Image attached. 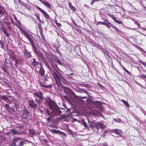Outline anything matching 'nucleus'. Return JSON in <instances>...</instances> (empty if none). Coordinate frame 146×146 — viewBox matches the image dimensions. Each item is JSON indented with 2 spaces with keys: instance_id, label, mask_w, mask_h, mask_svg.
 <instances>
[{
  "instance_id": "f257e3e1",
  "label": "nucleus",
  "mask_w": 146,
  "mask_h": 146,
  "mask_svg": "<svg viewBox=\"0 0 146 146\" xmlns=\"http://www.w3.org/2000/svg\"><path fill=\"white\" fill-rule=\"evenodd\" d=\"M46 104L48 105L49 108L52 110L50 111L48 109H45L44 113L46 116L48 117L47 120L50 121L51 119L54 117V115H60L61 112L58 108L56 104L52 100L46 101Z\"/></svg>"
},
{
  "instance_id": "f03ea898",
  "label": "nucleus",
  "mask_w": 146,
  "mask_h": 146,
  "mask_svg": "<svg viewBox=\"0 0 146 146\" xmlns=\"http://www.w3.org/2000/svg\"><path fill=\"white\" fill-rule=\"evenodd\" d=\"M52 74L58 86V89H60L62 87V83L65 80L64 78L57 71L53 72Z\"/></svg>"
},
{
  "instance_id": "7ed1b4c3",
  "label": "nucleus",
  "mask_w": 146,
  "mask_h": 146,
  "mask_svg": "<svg viewBox=\"0 0 146 146\" xmlns=\"http://www.w3.org/2000/svg\"><path fill=\"white\" fill-rule=\"evenodd\" d=\"M33 96L35 98L36 102L40 104L43 101V96L42 93L41 92H37L33 93Z\"/></svg>"
},
{
  "instance_id": "20e7f679",
  "label": "nucleus",
  "mask_w": 146,
  "mask_h": 146,
  "mask_svg": "<svg viewBox=\"0 0 146 146\" xmlns=\"http://www.w3.org/2000/svg\"><path fill=\"white\" fill-rule=\"evenodd\" d=\"M106 21L107 23H105L103 22L99 21L97 23L98 24H102L104 25H105L107 26L108 28H110L111 27L116 32L120 33V31L117 28L116 26L113 25L112 24L109 22L108 21L106 20Z\"/></svg>"
},
{
  "instance_id": "39448f33",
  "label": "nucleus",
  "mask_w": 146,
  "mask_h": 146,
  "mask_svg": "<svg viewBox=\"0 0 146 146\" xmlns=\"http://www.w3.org/2000/svg\"><path fill=\"white\" fill-rule=\"evenodd\" d=\"M22 114L20 117L22 119H26L28 118L29 116V110L25 107L23 108L22 110Z\"/></svg>"
},
{
  "instance_id": "423d86ee",
  "label": "nucleus",
  "mask_w": 146,
  "mask_h": 146,
  "mask_svg": "<svg viewBox=\"0 0 146 146\" xmlns=\"http://www.w3.org/2000/svg\"><path fill=\"white\" fill-rule=\"evenodd\" d=\"M58 90H64V92L67 95L69 94L70 95H74V92L72 91L70 88L66 87L62 85L61 88Z\"/></svg>"
},
{
  "instance_id": "0eeeda50",
  "label": "nucleus",
  "mask_w": 146,
  "mask_h": 146,
  "mask_svg": "<svg viewBox=\"0 0 146 146\" xmlns=\"http://www.w3.org/2000/svg\"><path fill=\"white\" fill-rule=\"evenodd\" d=\"M36 8L38 10H39L43 14L44 18L46 19H48L49 18V16L48 13L44 10L41 9L38 6H36Z\"/></svg>"
},
{
  "instance_id": "6e6552de",
  "label": "nucleus",
  "mask_w": 146,
  "mask_h": 146,
  "mask_svg": "<svg viewBox=\"0 0 146 146\" xmlns=\"http://www.w3.org/2000/svg\"><path fill=\"white\" fill-rule=\"evenodd\" d=\"M28 102L29 106L31 108L35 109L37 108V105L34 103V102L33 100H29Z\"/></svg>"
},
{
  "instance_id": "1a4fd4ad",
  "label": "nucleus",
  "mask_w": 146,
  "mask_h": 146,
  "mask_svg": "<svg viewBox=\"0 0 146 146\" xmlns=\"http://www.w3.org/2000/svg\"><path fill=\"white\" fill-rule=\"evenodd\" d=\"M23 33L26 37L27 38L31 43L33 42L31 38V35L26 31L23 30Z\"/></svg>"
},
{
  "instance_id": "9d476101",
  "label": "nucleus",
  "mask_w": 146,
  "mask_h": 146,
  "mask_svg": "<svg viewBox=\"0 0 146 146\" xmlns=\"http://www.w3.org/2000/svg\"><path fill=\"white\" fill-rule=\"evenodd\" d=\"M23 33L26 37L27 38L31 43L33 42L31 38V35L26 31L23 30Z\"/></svg>"
},
{
  "instance_id": "9b49d317",
  "label": "nucleus",
  "mask_w": 146,
  "mask_h": 146,
  "mask_svg": "<svg viewBox=\"0 0 146 146\" xmlns=\"http://www.w3.org/2000/svg\"><path fill=\"white\" fill-rule=\"evenodd\" d=\"M50 131L53 134H62L64 136H66V135L65 133L60 131L56 129H50Z\"/></svg>"
},
{
  "instance_id": "f8f14e48",
  "label": "nucleus",
  "mask_w": 146,
  "mask_h": 146,
  "mask_svg": "<svg viewBox=\"0 0 146 146\" xmlns=\"http://www.w3.org/2000/svg\"><path fill=\"white\" fill-rule=\"evenodd\" d=\"M108 15L109 16V17L111 18L116 23L119 24H122L123 23V22L117 20L116 18L113 15H112L110 14H108Z\"/></svg>"
},
{
  "instance_id": "ddd939ff",
  "label": "nucleus",
  "mask_w": 146,
  "mask_h": 146,
  "mask_svg": "<svg viewBox=\"0 0 146 146\" xmlns=\"http://www.w3.org/2000/svg\"><path fill=\"white\" fill-rule=\"evenodd\" d=\"M33 61H31V64L33 67H36L38 65L40 66L42 65L40 63L36 61L35 58H33Z\"/></svg>"
},
{
  "instance_id": "4468645a",
  "label": "nucleus",
  "mask_w": 146,
  "mask_h": 146,
  "mask_svg": "<svg viewBox=\"0 0 146 146\" xmlns=\"http://www.w3.org/2000/svg\"><path fill=\"white\" fill-rule=\"evenodd\" d=\"M24 56L27 58H30L32 57L31 52L28 51L26 49L24 51Z\"/></svg>"
},
{
  "instance_id": "2eb2a0df",
  "label": "nucleus",
  "mask_w": 146,
  "mask_h": 146,
  "mask_svg": "<svg viewBox=\"0 0 146 146\" xmlns=\"http://www.w3.org/2000/svg\"><path fill=\"white\" fill-rule=\"evenodd\" d=\"M40 77L42 80L43 83L46 84L47 83L46 82L48 81V76L47 74H44L43 76H41Z\"/></svg>"
},
{
  "instance_id": "dca6fc26",
  "label": "nucleus",
  "mask_w": 146,
  "mask_h": 146,
  "mask_svg": "<svg viewBox=\"0 0 146 146\" xmlns=\"http://www.w3.org/2000/svg\"><path fill=\"white\" fill-rule=\"evenodd\" d=\"M112 133H115L116 134L120 136H121L123 134L122 130L119 129H114L112 130Z\"/></svg>"
},
{
  "instance_id": "f3484780",
  "label": "nucleus",
  "mask_w": 146,
  "mask_h": 146,
  "mask_svg": "<svg viewBox=\"0 0 146 146\" xmlns=\"http://www.w3.org/2000/svg\"><path fill=\"white\" fill-rule=\"evenodd\" d=\"M44 5L48 8L49 9L51 8V6L49 3L46 1H43L42 0H39Z\"/></svg>"
},
{
  "instance_id": "a211bd4d",
  "label": "nucleus",
  "mask_w": 146,
  "mask_h": 146,
  "mask_svg": "<svg viewBox=\"0 0 146 146\" xmlns=\"http://www.w3.org/2000/svg\"><path fill=\"white\" fill-rule=\"evenodd\" d=\"M35 53L37 55L38 58L42 60H44V56L41 52L40 51H37Z\"/></svg>"
},
{
  "instance_id": "6ab92c4d",
  "label": "nucleus",
  "mask_w": 146,
  "mask_h": 146,
  "mask_svg": "<svg viewBox=\"0 0 146 146\" xmlns=\"http://www.w3.org/2000/svg\"><path fill=\"white\" fill-rule=\"evenodd\" d=\"M21 139L19 137H17L15 139H14L10 146H16L17 145V142L19 141Z\"/></svg>"
},
{
  "instance_id": "aec40b11",
  "label": "nucleus",
  "mask_w": 146,
  "mask_h": 146,
  "mask_svg": "<svg viewBox=\"0 0 146 146\" xmlns=\"http://www.w3.org/2000/svg\"><path fill=\"white\" fill-rule=\"evenodd\" d=\"M45 71L43 68L42 64L40 66L39 74L41 76H42L44 74Z\"/></svg>"
},
{
  "instance_id": "412c9836",
  "label": "nucleus",
  "mask_w": 146,
  "mask_h": 146,
  "mask_svg": "<svg viewBox=\"0 0 146 146\" xmlns=\"http://www.w3.org/2000/svg\"><path fill=\"white\" fill-rule=\"evenodd\" d=\"M39 84L40 86L41 87H43L47 88H50L52 87V86L51 84L49 85H45L43 84L42 82H39Z\"/></svg>"
},
{
  "instance_id": "4be33fe9",
  "label": "nucleus",
  "mask_w": 146,
  "mask_h": 146,
  "mask_svg": "<svg viewBox=\"0 0 146 146\" xmlns=\"http://www.w3.org/2000/svg\"><path fill=\"white\" fill-rule=\"evenodd\" d=\"M68 5L70 8L71 9V10L73 11H75L76 10V8L72 5L71 2H69L68 3Z\"/></svg>"
},
{
  "instance_id": "5701e85b",
  "label": "nucleus",
  "mask_w": 146,
  "mask_h": 146,
  "mask_svg": "<svg viewBox=\"0 0 146 146\" xmlns=\"http://www.w3.org/2000/svg\"><path fill=\"white\" fill-rule=\"evenodd\" d=\"M17 22V24H16L15 25L17 26L18 28L19 29H21V26H22V24L20 21L17 20L16 21Z\"/></svg>"
},
{
  "instance_id": "b1692460",
  "label": "nucleus",
  "mask_w": 146,
  "mask_h": 146,
  "mask_svg": "<svg viewBox=\"0 0 146 146\" xmlns=\"http://www.w3.org/2000/svg\"><path fill=\"white\" fill-rule=\"evenodd\" d=\"M1 30H2L4 33L5 35V36L7 37H8L9 35L7 33V29L4 27H3L1 29Z\"/></svg>"
},
{
  "instance_id": "393cba45",
  "label": "nucleus",
  "mask_w": 146,
  "mask_h": 146,
  "mask_svg": "<svg viewBox=\"0 0 146 146\" xmlns=\"http://www.w3.org/2000/svg\"><path fill=\"white\" fill-rule=\"evenodd\" d=\"M82 124L84 125V127H85V128L88 130L89 129V127L87 125L86 122L84 120H83L82 121Z\"/></svg>"
},
{
  "instance_id": "a878e982",
  "label": "nucleus",
  "mask_w": 146,
  "mask_h": 146,
  "mask_svg": "<svg viewBox=\"0 0 146 146\" xmlns=\"http://www.w3.org/2000/svg\"><path fill=\"white\" fill-rule=\"evenodd\" d=\"M98 123V129L99 128H100L101 129H104V127H105V126L104 124L102 123Z\"/></svg>"
},
{
  "instance_id": "bb28decb",
  "label": "nucleus",
  "mask_w": 146,
  "mask_h": 146,
  "mask_svg": "<svg viewBox=\"0 0 146 146\" xmlns=\"http://www.w3.org/2000/svg\"><path fill=\"white\" fill-rule=\"evenodd\" d=\"M29 132L32 136L35 135V131L33 129H31L29 130Z\"/></svg>"
},
{
  "instance_id": "cd10ccee",
  "label": "nucleus",
  "mask_w": 146,
  "mask_h": 146,
  "mask_svg": "<svg viewBox=\"0 0 146 146\" xmlns=\"http://www.w3.org/2000/svg\"><path fill=\"white\" fill-rule=\"evenodd\" d=\"M31 45H32L33 48V49H34V50L35 51H34L35 52V53L36 52H37V51L38 50H37L36 48V46L35 45L34 42H33L31 43Z\"/></svg>"
},
{
  "instance_id": "c85d7f7f",
  "label": "nucleus",
  "mask_w": 146,
  "mask_h": 146,
  "mask_svg": "<svg viewBox=\"0 0 146 146\" xmlns=\"http://www.w3.org/2000/svg\"><path fill=\"white\" fill-rule=\"evenodd\" d=\"M121 101L126 106V107H130L129 104L127 101H125L123 99H121Z\"/></svg>"
},
{
  "instance_id": "c756f323",
  "label": "nucleus",
  "mask_w": 146,
  "mask_h": 146,
  "mask_svg": "<svg viewBox=\"0 0 146 146\" xmlns=\"http://www.w3.org/2000/svg\"><path fill=\"white\" fill-rule=\"evenodd\" d=\"M11 132L13 134H20L19 132L17 130L13 129L12 130Z\"/></svg>"
},
{
  "instance_id": "7c9ffc66",
  "label": "nucleus",
  "mask_w": 146,
  "mask_h": 146,
  "mask_svg": "<svg viewBox=\"0 0 146 146\" xmlns=\"http://www.w3.org/2000/svg\"><path fill=\"white\" fill-rule=\"evenodd\" d=\"M35 16L36 17L37 19L40 21V22H41L42 23H43V21H41L40 17V15H39L38 14V13L37 14H35Z\"/></svg>"
},
{
  "instance_id": "2f4dec72",
  "label": "nucleus",
  "mask_w": 146,
  "mask_h": 146,
  "mask_svg": "<svg viewBox=\"0 0 146 146\" xmlns=\"http://www.w3.org/2000/svg\"><path fill=\"white\" fill-rule=\"evenodd\" d=\"M26 143L25 142V140L19 142L18 145L19 146H22L24 145Z\"/></svg>"
},
{
  "instance_id": "473e14b6",
  "label": "nucleus",
  "mask_w": 146,
  "mask_h": 146,
  "mask_svg": "<svg viewBox=\"0 0 146 146\" xmlns=\"http://www.w3.org/2000/svg\"><path fill=\"white\" fill-rule=\"evenodd\" d=\"M7 111L9 113H11L13 112H15V110L13 108H11L10 107V108H9V110H7Z\"/></svg>"
},
{
  "instance_id": "72a5a7b5",
  "label": "nucleus",
  "mask_w": 146,
  "mask_h": 146,
  "mask_svg": "<svg viewBox=\"0 0 146 146\" xmlns=\"http://www.w3.org/2000/svg\"><path fill=\"white\" fill-rule=\"evenodd\" d=\"M98 123H94L93 124V127L95 129H97L98 130H99L98 126Z\"/></svg>"
},
{
  "instance_id": "f704fd0d",
  "label": "nucleus",
  "mask_w": 146,
  "mask_h": 146,
  "mask_svg": "<svg viewBox=\"0 0 146 146\" xmlns=\"http://www.w3.org/2000/svg\"><path fill=\"white\" fill-rule=\"evenodd\" d=\"M83 98L86 99V101H83V100H82V101H83V103L84 104H86L88 102L87 101L88 98H87V97H84L82 98V99Z\"/></svg>"
},
{
  "instance_id": "c9c22d12",
  "label": "nucleus",
  "mask_w": 146,
  "mask_h": 146,
  "mask_svg": "<svg viewBox=\"0 0 146 146\" xmlns=\"http://www.w3.org/2000/svg\"><path fill=\"white\" fill-rule=\"evenodd\" d=\"M2 69L3 70L4 72H6V68L5 65H2L1 66Z\"/></svg>"
},
{
  "instance_id": "e433bc0d",
  "label": "nucleus",
  "mask_w": 146,
  "mask_h": 146,
  "mask_svg": "<svg viewBox=\"0 0 146 146\" xmlns=\"http://www.w3.org/2000/svg\"><path fill=\"white\" fill-rule=\"evenodd\" d=\"M139 62L142 65H143L145 68H146V62L142 61L141 60H139Z\"/></svg>"
},
{
  "instance_id": "4c0bfd02",
  "label": "nucleus",
  "mask_w": 146,
  "mask_h": 146,
  "mask_svg": "<svg viewBox=\"0 0 146 146\" xmlns=\"http://www.w3.org/2000/svg\"><path fill=\"white\" fill-rule=\"evenodd\" d=\"M1 98L2 100L5 101L8 98L6 96L3 95L1 96Z\"/></svg>"
},
{
  "instance_id": "58836bf2",
  "label": "nucleus",
  "mask_w": 146,
  "mask_h": 146,
  "mask_svg": "<svg viewBox=\"0 0 146 146\" xmlns=\"http://www.w3.org/2000/svg\"><path fill=\"white\" fill-rule=\"evenodd\" d=\"M7 26V28L9 29H10L11 28V27L10 25V23L9 22H7L6 23Z\"/></svg>"
},
{
  "instance_id": "ea45409f",
  "label": "nucleus",
  "mask_w": 146,
  "mask_h": 146,
  "mask_svg": "<svg viewBox=\"0 0 146 146\" xmlns=\"http://www.w3.org/2000/svg\"><path fill=\"white\" fill-rule=\"evenodd\" d=\"M82 86L84 87H86L87 88H91V87L90 86H89L88 84H83L82 85Z\"/></svg>"
},
{
  "instance_id": "a19ab883",
  "label": "nucleus",
  "mask_w": 146,
  "mask_h": 146,
  "mask_svg": "<svg viewBox=\"0 0 146 146\" xmlns=\"http://www.w3.org/2000/svg\"><path fill=\"white\" fill-rule=\"evenodd\" d=\"M38 27L39 29V30H42V25L40 23H39L38 24Z\"/></svg>"
},
{
  "instance_id": "79ce46f5",
  "label": "nucleus",
  "mask_w": 146,
  "mask_h": 146,
  "mask_svg": "<svg viewBox=\"0 0 146 146\" xmlns=\"http://www.w3.org/2000/svg\"><path fill=\"white\" fill-rule=\"evenodd\" d=\"M113 120L115 122H117V123H119L121 121V119H118L117 120H116L114 118V119H113Z\"/></svg>"
},
{
  "instance_id": "37998d69",
  "label": "nucleus",
  "mask_w": 146,
  "mask_h": 146,
  "mask_svg": "<svg viewBox=\"0 0 146 146\" xmlns=\"http://www.w3.org/2000/svg\"><path fill=\"white\" fill-rule=\"evenodd\" d=\"M35 68V70L37 72H38V70H39V69L40 68V66L38 65L36 67H34Z\"/></svg>"
},
{
  "instance_id": "c03bdc74",
  "label": "nucleus",
  "mask_w": 146,
  "mask_h": 146,
  "mask_svg": "<svg viewBox=\"0 0 146 146\" xmlns=\"http://www.w3.org/2000/svg\"><path fill=\"white\" fill-rule=\"evenodd\" d=\"M140 77L143 79H146V75H144L143 74H141L140 76Z\"/></svg>"
},
{
  "instance_id": "a18cd8bd",
  "label": "nucleus",
  "mask_w": 146,
  "mask_h": 146,
  "mask_svg": "<svg viewBox=\"0 0 146 146\" xmlns=\"http://www.w3.org/2000/svg\"><path fill=\"white\" fill-rule=\"evenodd\" d=\"M39 33L42 38H43V37H44V36L43 35L42 30H39Z\"/></svg>"
},
{
  "instance_id": "49530a36",
  "label": "nucleus",
  "mask_w": 146,
  "mask_h": 146,
  "mask_svg": "<svg viewBox=\"0 0 146 146\" xmlns=\"http://www.w3.org/2000/svg\"><path fill=\"white\" fill-rule=\"evenodd\" d=\"M75 29L79 33H81L82 32V30L81 29H79V28H75Z\"/></svg>"
},
{
  "instance_id": "de8ad7c7",
  "label": "nucleus",
  "mask_w": 146,
  "mask_h": 146,
  "mask_svg": "<svg viewBox=\"0 0 146 146\" xmlns=\"http://www.w3.org/2000/svg\"><path fill=\"white\" fill-rule=\"evenodd\" d=\"M123 70L125 71L128 74H129V75H130V72L125 68H123Z\"/></svg>"
},
{
  "instance_id": "09e8293b",
  "label": "nucleus",
  "mask_w": 146,
  "mask_h": 146,
  "mask_svg": "<svg viewBox=\"0 0 146 146\" xmlns=\"http://www.w3.org/2000/svg\"><path fill=\"white\" fill-rule=\"evenodd\" d=\"M97 85L98 86H99L100 87V88H104V87L103 86H102V85L100 83H97Z\"/></svg>"
},
{
  "instance_id": "8fccbe9b",
  "label": "nucleus",
  "mask_w": 146,
  "mask_h": 146,
  "mask_svg": "<svg viewBox=\"0 0 146 146\" xmlns=\"http://www.w3.org/2000/svg\"><path fill=\"white\" fill-rule=\"evenodd\" d=\"M63 97L64 98V99L65 100H67V101H68L69 100V98H68V97H67L66 96H63Z\"/></svg>"
},
{
  "instance_id": "3c124183",
  "label": "nucleus",
  "mask_w": 146,
  "mask_h": 146,
  "mask_svg": "<svg viewBox=\"0 0 146 146\" xmlns=\"http://www.w3.org/2000/svg\"><path fill=\"white\" fill-rule=\"evenodd\" d=\"M5 101L9 103H11V100L9 99L8 98H7L6 100H5Z\"/></svg>"
},
{
  "instance_id": "603ef678",
  "label": "nucleus",
  "mask_w": 146,
  "mask_h": 146,
  "mask_svg": "<svg viewBox=\"0 0 146 146\" xmlns=\"http://www.w3.org/2000/svg\"><path fill=\"white\" fill-rule=\"evenodd\" d=\"M5 106L6 107V108H7V110H9V108H10V107H9V105L8 104H5Z\"/></svg>"
},
{
  "instance_id": "864d4df0",
  "label": "nucleus",
  "mask_w": 146,
  "mask_h": 146,
  "mask_svg": "<svg viewBox=\"0 0 146 146\" xmlns=\"http://www.w3.org/2000/svg\"><path fill=\"white\" fill-rule=\"evenodd\" d=\"M46 65L47 66L48 69H49V70L50 71L51 70V69L50 67V66H49V65H48V64L46 63Z\"/></svg>"
},
{
  "instance_id": "5fc2aeb1",
  "label": "nucleus",
  "mask_w": 146,
  "mask_h": 146,
  "mask_svg": "<svg viewBox=\"0 0 146 146\" xmlns=\"http://www.w3.org/2000/svg\"><path fill=\"white\" fill-rule=\"evenodd\" d=\"M56 52L58 53L59 54H60L61 53V52L60 51H59V50H58V48H56Z\"/></svg>"
},
{
  "instance_id": "6e6d98bb",
  "label": "nucleus",
  "mask_w": 146,
  "mask_h": 146,
  "mask_svg": "<svg viewBox=\"0 0 146 146\" xmlns=\"http://www.w3.org/2000/svg\"><path fill=\"white\" fill-rule=\"evenodd\" d=\"M14 19L16 21H17L18 20L17 19V17L15 15H14Z\"/></svg>"
},
{
  "instance_id": "4d7b16f0",
  "label": "nucleus",
  "mask_w": 146,
  "mask_h": 146,
  "mask_svg": "<svg viewBox=\"0 0 146 146\" xmlns=\"http://www.w3.org/2000/svg\"><path fill=\"white\" fill-rule=\"evenodd\" d=\"M57 25L59 27H60L62 26V25L60 23H58Z\"/></svg>"
},
{
  "instance_id": "13d9d810",
  "label": "nucleus",
  "mask_w": 146,
  "mask_h": 146,
  "mask_svg": "<svg viewBox=\"0 0 146 146\" xmlns=\"http://www.w3.org/2000/svg\"><path fill=\"white\" fill-rule=\"evenodd\" d=\"M70 75H72V76H73V73H71V74H66V75L67 76H70Z\"/></svg>"
},
{
  "instance_id": "bf43d9fd",
  "label": "nucleus",
  "mask_w": 146,
  "mask_h": 146,
  "mask_svg": "<svg viewBox=\"0 0 146 146\" xmlns=\"http://www.w3.org/2000/svg\"><path fill=\"white\" fill-rule=\"evenodd\" d=\"M81 90H82V91H83L85 93H86V94H87L88 93V92L86 91L83 89H81Z\"/></svg>"
},
{
  "instance_id": "052dcab7",
  "label": "nucleus",
  "mask_w": 146,
  "mask_h": 146,
  "mask_svg": "<svg viewBox=\"0 0 146 146\" xmlns=\"http://www.w3.org/2000/svg\"><path fill=\"white\" fill-rule=\"evenodd\" d=\"M53 65L54 67V68H55V67H57V65L56 64H53Z\"/></svg>"
},
{
  "instance_id": "680f3d73",
  "label": "nucleus",
  "mask_w": 146,
  "mask_h": 146,
  "mask_svg": "<svg viewBox=\"0 0 146 146\" xmlns=\"http://www.w3.org/2000/svg\"><path fill=\"white\" fill-rule=\"evenodd\" d=\"M44 141L46 143H47L48 142V140H47V139H44Z\"/></svg>"
},
{
  "instance_id": "e2e57ef3",
  "label": "nucleus",
  "mask_w": 146,
  "mask_h": 146,
  "mask_svg": "<svg viewBox=\"0 0 146 146\" xmlns=\"http://www.w3.org/2000/svg\"><path fill=\"white\" fill-rule=\"evenodd\" d=\"M94 2H93L92 1L90 3V4L91 5H92L94 4Z\"/></svg>"
},
{
  "instance_id": "0e129e2a",
  "label": "nucleus",
  "mask_w": 146,
  "mask_h": 146,
  "mask_svg": "<svg viewBox=\"0 0 146 146\" xmlns=\"http://www.w3.org/2000/svg\"><path fill=\"white\" fill-rule=\"evenodd\" d=\"M73 24L75 25H76V26L77 27H78V26L76 24V23H75V22H74L73 23Z\"/></svg>"
},
{
  "instance_id": "69168bd1",
  "label": "nucleus",
  "mask_w": 146,
  "mask_h": 146,
  "mask_svg": "<svg viewBox=\"0 0 146 146\" xmlns=\"http://www.w3.org/2000/svg\"><path fill=\"white\" fill-rule=\"evenodd\" d=\"M5 83L7 85V86L8 87H11L10 86L9 84H8L7 83L5 82Z\"/></svg>"
},
{
  "instance_id": "338daca9",
  "label": "nucleus",
  "mask_w": 146,
  "mask_h": 146,
  "mask_svg": "<svg viewBox=\"0 0 146 146\" xmlns=\"http://www.w3.org/2000/svg\"><path fill=\"white\" fill-rule=\"evenodd\" d=\"M11 18L12 19V21H11V22H12V24H13V22H14L13 21V18H12V17H11Z\"/></svg>"
},
{
  "instance_id": "774afa93",
  "label": "nucleus",
  "mask_w": 146,
  "mask_h": 146,
  "mask_svg": "<svg viewBox=\"0 0 146 146\" xmlns=\"http://www.w3.org/2000/svg\"><path fill=\"white\" fill-rule=\"evenodd\" d=\"M19 2L20 3H21V4H22V3L23 2H22V1H21L20 0V2Z\"/></svg>"
}]
</instances>
